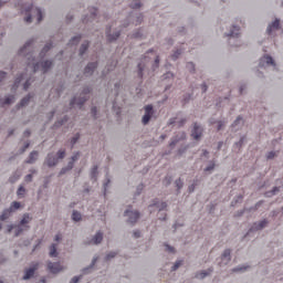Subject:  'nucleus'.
I'll list each match as a JSON object with an SVG mask.
<instances>
[{
  "mask_svg": "<svg viewBox=\"0 0 283 283\" xmlns=\"http://www.w3.org/2000/svg\"><path fill=\"white\" fill-rule=\"evenodd\" d=\"M22 12L27 14L24 18L25 23H32V17L33 19H36L38 23H41L43 21V12L39 8H34V6H29V7H22L21 8Z\"/></svg>",
  "mask_w": 283,
  "mask_h": 283,
  "instance_id": "1",
  "label": "nucleus"
},
{
  "mask_svg": "<svg viewBox=\"0 0 283 283\" xmlns=\"http://www.w3.org/2000/svg\"><path fill=\"white\" fill-rule=\"evenodd\" d=\"M28 67H32L33 72H42V74H45V72H48V70H50V67H52V62L50 61H40V62H34V60H32V62L28 63Z\"/></svg>",
  "mask_w": 283,
  "mask_h": 283,
  "instance_id": "2",
  "label": "nucleus"
},
{
  "mask_svg": "<svg viewBox=\"0 0 283 283\" xmlns=\"http://www.w3.org/2000/svg\"><path fill=\"white\" fill-rule=\"evenodd\" d=\"M30 222H32V218L30 217L29 213H25L23 216L22 220L20 221V224L17 227L15 235H21V233H23V231H28V229H30V227H28L25 224H30Z\"/></svg>",
  "mask_w": 283,
  "mask_h": 283,
  "instance_id": "3",
  "label": "nucleus"
},
{
  "mask_svg": "<svg viewBox=\"0 0 283 283\" xmlns=\"http://www.w3.org/2000/svg\"><path fill=\"white\" fill-rule=\"evenodd\" d=\"M18 209H21V202L19 201H13L10 206L9 209H6L2 214L0 216V220L3 222L4 220H8V218H10V216H12V213H14V211H17Z\"/></svg>",
  "mask_w": 283,
  "mask_h": 283,
  "instance_id": "4",
  "label": "nucleus"
},
{
  "mask_svg": "<svg viewBox=\"0 0 283 283\" xmlns=\"http://www.w3.org/2000/svg\"><path fill=\"white\" fill-rule=\"evenodd\" d=\"M124 216L128 218V222L130 224H136L138 222V218H140V213L138 211H132V210H126Z\"/></svg>",
  "mask_w": 283,
  "mask_h": 283,
  "instance_id": "5",
  "label": "nucleus"
},
{
  "mask_svg": "<svg viewBox=\"0 0 283 283\" xmlns=\"http://www.w3.org/2000/svg\"><path fill=\"white\" fill-rule=\"evenodd\" d=\"M154 114V106H145V115L143 116V125H147L151 120V115Z\"/></svg>",
  "mask_w": 283,
  "mask_h": 283,
  "instance_id": "6",
  "label": "nucleus"
},
{
  "mask_svg": "<svg viewBox=\"0 0 283 283\" xmlns=\"http://www.w3.org/2000/svg\"><path fill=\"white\" fill-rule=\"evenodd\" d=\"M63 269L65 268L61 265V263H52V262L48 263V270L50 271V273H53V274L61 273Z\"/></svg>",
  "mask_w": 283,
  "mask_h": 283,
  "instance_id": "7",
  "label": "nucleus"
},
{
  "mask_svg": "<svg viewBox=\"0 0 283 283\" xmlns=\"http://www.w3.org/2000/svg\"><path fill=\"white\" fill-rule=\"evenodd\" d=\"M39 270V263H34L31 268L25 270V274L23 280H30V277L34 276V273Z\"/></svg>",
  "mask_w": 283,
  "mask_h": 283,
  "instance_id": "8",
  "label": "nucleus"
},
{
  "mask_svg": "<svg viewBox=\"0 0 283 283\" xmlns=\"http://www.w3.org/2000/svg\"><path fill=\"white\" fill-rule=\"evenodd\" d=\"M119 36H120V31H117L114 34H112V27L106 29L107 41H109V42L116 41V39H118Z\"/></svg>",
  "mask_w": 283,
  "mask_h": 283,
  "instance_id": "9",
  "label": "nucleus"
},
{
  "mask_svg": "<svg viewBox=\"0 0 283 283\" xmlns=\"http://www.w3.org/2000/svg\"><path fill=\"white\" fill-rule=\"evenodd\" d=\"M191 136L195 140H200V137L202 136V128L198 126V124H195Z\"/></svg>",
  "mask_w": 283,
  "mask_h": 283,
  "instance_id": "10",
  "label": "nucleus"
},
{
  "mask_svg": "<svg viewBox=\"0 0 283 283\" xmlns=\"http://www.w3.org/2000/svg\"><path fill=\"white\" fill-rule=\"evenodd\" d=\"M264 63L266 65H275V61H273V57L265 55L263 57H261L260 60V67H264Z\"/></svg>",
  "mask_w": 283,
  "mask_h": 283,
  "instance_id": "11",
  "label": "nucleus"
},
{
  "mask_svg": "<svg viewBox=\"0 0 283 283\" xmlns=\"http://www.w3.org/2000/svg\"><path fill=\"white\" fill-rule=\"evenodd\" d=\"M98 67V64L96 62L88 63L87 66L84 70L85 74H94V70Z\"/></svg>",
  "mask_w": 283,
  "mask_h": 283,
  "instance_id": "12",
  "label": "nucleus"
},
{
  "mask_svg": "<svg viewBox=\"0 0 283 283\" xmlns=\"http://www.w3.org/2000/svg\"><path fill=\"white\" fill-rule=\"evenodd\" d=\"M87 101V97L84 95L80 99L76 97L71 101V107H74V105H78L80 107Z\"/></svg>",
  "mask_w": 283,
  "mask_h": 283,
  "instance_id": "13",
  "label": "nucleus"
},
{
  "mask_svg": "<svg viewBox=\"0 0 283 283\" xmlns=\"http://www.w3.org/2000/svg\"><path fill=\"white\" fill-rule=\"evenodd\" d=\"M45 163H46L48 167H54V165L59 164V158L52 157V155H48Z\"/></svg>",
  "mask_w": 283,
  "mask_h": 283,
  "instance_id": "14",
  "label": "nucleus"
},
{
  "mask_svg": "<svg viewBox=\"0 0 283 283\" xmlns=\"http://www.w3.org/2000/svg\"><path fill=\"white\" fill-rule=\"evenodd\" d=\"M273 30H280V20H275L272 24L268 27V34H271Z\"/></svg>",
  "mask_w": 283,
  "mask_h": 283,
  "instance_id": "15",
  "label": "nucleus"
},
{
  "mask_svg": "<svg viewBox=\"0 0 283 283\" xmlns=\"http://www.w3.org/2000/svg\"><path fill=\"white\" fill-rule=\"evenodd\" d=\"M266 224H269V221L262 220L259 223H254V226L252 227V230L260 231L261 229H264V227H266Z\"/></svg>",
  "mask_w": 283,
  "mask_h": 283,
  "instance_id": "16",
  "label": "nucleus"
},
{
  "mask_svg": "<svg viewBox=\"0 0 283 283\" xmlns=\"http://www.w3.org/2000/svg\"><path fill=\"white\" fill-rule=\"evenodd\" d=\"M39 158V153L38 151H32L27 160L28 165H32Z\"/></svg>",
  "mask_w": 283,
  "mask_h": 283,
  "instance_id": "17",
  "label": "nucleus"
},
{
  "mask_svg": "<svg viewBox=\"0 0 283 283\" xmlns=\"http://www.w3.org/2000/svg\"><path fill=\"white\" fill-rule=\"evenodd\" d=\"M92 242L93 244H101L103 242V232H97Z\"/></svg>",
  "mask_w": 283,
  "mask_h": 283,
  "instance_id": "18",
  "label": "nucleus"
},
{
  "mask_svg": "<svg viewBox=\"0 0 283 283\" xmlns=\"http://www.w3.org/2000/svg\"><path fill=\"white\" fill-rule=\"evenodd\" d=\"M227 36H240V28L232 27V30L227 34Z\"/></svg>",
  "mask_w": 283,
  "mask_h": 283,
  "instance_id": "19",
  "label": "nucleus"
},
{
  "mask_svg": "<svg viewBox=\"0 0 283 283\" xmlns=\"http://www.w3.org/2000/svg\"><path fill=\"white\" fill-rule=\"evenodd\" d=\"M30 98H32V95H28L27 97L22 98L19 107H25V105H28V103H30Z\"/></svg>",
  "mask_w": 283,
  "mask_h": 283,
  "instance_id": "20",
  "label": "nucleus"
},
{
  "mask_svg": "<svg viewBox=\"0 0 283 283\" xmlns=\"http://www.w3.org/2000/svg\"><path fill=\"white\" fill-rule=\"evenodd\" d=\"M153 207H156L159 209V211H164V209H167V203L166 202H155Z\"/></svg>",
  "mask_w": 283,
  "mask_h": 283,
  "instance_id": "21",
  "label": "nucleus"
},
{
  "mask_svg": "<svg viewBox=\"0 0 283 283\" xmlns=\"http://www.w3.org/2000/svg\"><path fill=\"white\" fill-rule=\"evenodd\" d=\"M87 48H90V42H85L82 44V46L80 49V56H83V54H85V52H87Z\"/></svg>",
  "mask_w": 283,
  "mask_h": 283,
  "instance_id": "22",
  "label": "nucleus"
},
{
  "mask_svg": "<svg viewBox=\"0 0 283 283\" xmlns=\"http://www.w3.org/2000/svg\"><path fill=\"white\" fill-rule=\"evenodd\" d=\"M56 255H59V253L56 252V244H52L50 247V258H56Z\"/></svg>",
  "mask_w": 283,
  "mask_h": 283,
  "instance_id": "23",
  "label": "nucleus"
},
{
  "mask_svg": "<svg viewBox=\"0 0 283 283\" xmlns=\"http://www.w3.org/2000/svg\"><path fill=\"white\" fill-rule=\"evenodd\" d=\"M222 260H227V262L231 261V250H226L222 254Z\"/></svg>",
  "mask_w": 283,
  "mask_h": 283,
  "instance_id": "24",
  "label": "nucleus"
},
{
  "mask_svg": "<svg viewBox=\"0 0 283 283\" xmlns=\"http://www.w3.org/2000/svg\"><path fill=\"white\" fill-rule=\"evenodd\" d=\"M140 6H143L140 3V0H133V2L130 3V8H133V10H138V8H140Z\"/></svg>",
  "mask_w": 283,
  "mask_h": 283,
  "instance_id": "25",
  "label": "nucleus"
},
{
  "mask_svg": "<svg viewBox=\"0 0 283 283\" xmlns=\"http://www.w3.org/2000/svg\"><path fill=\"white\" fill-rule=\"evenodd\" d=\"M13 102H14V96L10 95L6 97L4 102H2V105H12Z\"/></svg>",
  "mask_w": 283,
  "mask_h": 283,
  "instance_id": "26",
  "label": "nucleus"
},
{
  "mask_svg": "<svg viewBox=\"0 0 283 283\" xmlns=\"http://www.w3.org/2000/svg\"><path fill=\"white\" fill-rule=\"evenodd\" d=\"M78 156L80 154H75L73 157H72V163L69 164V168H66L67 170L72 169L74 167V163H76V160H78Z\"/></svg>",
  "mask_w": 283,
  "mask_h": 283,
  "instance_id": "27",
  "label": "nucleus"
},
{
  "mask_svg": "<svg viewBox=\"0 0 283 283\" xmlns=\"http://www.w3.org/2000/svg\"><path fill=\"white\" fill-rule=\"evenodd\" d=\"M72 220H74V222H80L81 213L78 211H73Z\"/></svg>",
  "mask_w": 283,
  "mask_h": 283,
  "instance_id": "28",
  "label": "nucleus"
},
{
  "mask_svg": "<svg viewBox=\"0 0 283 283\" xmlns=\"http://www.w3.org/2000/svg\"><path fill=\"white\" fill-rule=\"evenodd\" d=\"M51 48H52V43L45 44V46H44L43 50L41 51V56H44V54H45L46 52H50Z\"/></svg>",
  "mask_w": 283,
  "mask_h": 283,
  "instance_id": "29",
  "label": "nucleus"
},
{
  "mask_svg": "<svg viewBox=\"0 0 283 283\" xmlns=\"http://www.w3.org/2000/svg\"><path fill=\"white\" fill-rule=\"evenodd\" d=\"M96 176H98V167L94 166L92 171H91V178L96 179Z\"/></svg>",
  "mask_w": 283,
  "mask_h": 283,
  "instance_id": "30",
  "label": "nucleus"
},
{
  "mask_svg": "<svg viewBox=\"0 0 283 283\" xmlns=\"http://www.w3.org/2000/svg\"><path fill=\"white\" fill-rule=\"evenodd\" d=\"M210 273L211 272L203 271V272L197 273L196 277H198L199 280H203V277H207V275H209Z\"/></svg>",
  "mask_w": 283,
  "mask_h": 283,
  "instance_id": "31",
  "label": "nucleus"
},
{
  "mask_svg": "<svg viewBox=\"0 0 283 283\" xmlns=\"http://www.w3.org/2000/svg\"><path fill=\"white\" fill-rule=\"evenodd\" d=\"M80 41H81V35H76V36H74V38L70 41V45H76Z\"/></svg>",
  "mask_w": 283,
  "mask_h": 283,
  "instance_id": "32",
  "label": "nucleus"
},
{
  "mask_svg": "<svg viewBox=\"0 0 283 283\" xmlns=\"http://www.w3.org/2000/svg\"><path fill=\"white\" fill-rule=\"evenodd\" d=\"M32 45V41H29L24 44V46L20 50V54H25V50Z\"/></svg>",
  "mask_w": 283,
  "mask_h": 283,
  "instance_id": "33",
  "label": "nucleus"
},
{
  "mask_svg": "<svg viewBox=\"0 0 283 283\" xmlns=\"http://www.w3.org/2000/svg\"><path fill=\"white\" fill-rule=\"evenodd\" d=\"M22 78H23V75H20L19 77H17L14 85H13V90H17V87H19V83H21Z\"/></svg>",
  "mask_w": 283,
  "mask_h": 283,
  "instance_id": "34",
  "label": "nucleus"
},
{
  "mask_svg": "<svg viewBox=\"0 0 283 283\" xmlns=\"http://www.w3.org/2000/svg\"><path fill=\"white\" fill-rule=\"evenodd\" d=\"M57 158H59L60 160H63V159L65 158V150H59V151H57Z\"/></svg>",
  "mask_w": 283,
  "mask_h": 283,
  "instance_id": "35",
  "label": "nucleus"
},
{
  "mask_svg": "<svg viewBox=\"0 0 283 283\" xmlns=\"http://www.w3.org/2000/svg\"><path fill=\"white\" fill-rule=\"evenodd\" d=\"M180 266H182V261H177L172 266V271H177V269H180Z\"/></svg>",
  "mask_w": 283,
  "mask_h": 283,
  "instance_id": "36",
  "label": "nucleus"
},
{
  "mask_svg": "<svg viewBox=\"0 0 283 283\" xmlns=\"http://www.w3.org/2000/svg\"><path fill=\"white\" fill-rule=\"evenodd\" d=\"M266 158L268 160H273V158H275V151L268 153Z\"/></svg>",
  "mask_w": 283,
  "mask_h": 283,
  "instance_id": "37",
  "label": "nucleus"
},
{
  "mask_svg": "<svg viewBox=\"0 0 283 283\" xmlns=\"http://www.w3.org/2000/svg\"><path fill=\"white\" fill-rule=\"evenodd\" d=\"M138 76H139V78H143V64H138Z\"/></svg>",
  "mask_w": 283,
  "mask_h": 283,
  "instance_id": "38",
  "label": "nucleus"
},
{
  "mask_svg": "<svg viewBox=\"0 0 283 283\" xmlns=\"http://www.w3.org/2000/svg\"><path fill=\"white\" fill-rule=\"evenodd\" d=\"M25 193V188L22 186L18 189V196H23Z\"/></svg>",
  "mask_w": 283,
  "mask_h": 283,
  "instance_id": "39",
  "label": "nucleus"
},
{
  "mask_svg": "<svg viewBox=\"0 0 283 283\" xmlns=\"http://www.w3.org/2000/svg\"><path fill=\"white\" fill-rule=\"evenodd\" d=\"M180 54H182V51H181V50H178V51L172 55L174 61H176V59H178V56H180Z\"/></svg>",
  "mask_w": 283,
  "mask_h": 283,
  "instance_id": "40",
  "label": "nucleus"
},
{
  "mask_svg": "<svg viewBox=\"0 0 283 283\" xmlns=\"http://www.w3.org/2000/svg\"><path fill=\"white\" fill-rule=\"evenodd\" d=\"M80 137H81L80 135H76L75 137H73L71 140V145H76Z\"/></svg>",
  "mask_w": 283,
  "mask_h": 283,
  "instance_id": "41",
  "label": "nucleus"
},
{
  "mask_svg": "<svg viewBox=\"0 0 283 283\" xmlns=\"http://www.w3.org/2000/svg\"><path fill=\"white\" fill-rule=\"evenodd\" d=\"M112 258H116V252H111L106 255V260H112Z\"/></svg>",
  "mask_w": 283,
  "mask_h": 283,
  "instance_id": "42",
  "label": "nucleus"
},
{
  "mask_svg": "<svg viewBox=\"0 0 283 283\" xmlns=\"http://www.w3.org/2000/svg\"><path fill=\"white\" fill-rule=\"evenodd\" d=\"M31 78H29V80H27V82L24 83V85H23V88L24 90H29V87H30V85H31Z\"/></svg>",
  "mask_w": 283,
  "mask_h": 283,
  "instance_id": "43",
  "label": "nucleus"
},
{
  "mask_svg": "<svg viewBox=\"0 0 283 283\" xmlns=\"http://www.w3.org/2000/svg\"><path fill=\"white\" fill-rule=\"evenodd\" d=\"M176 186L178 187V189H182V180L178 179L176 181Z\"/></svg>",
  "mask_w": 283,
  "mask_h": 283,
  "instance_id": "44",
  "label": "nucleus"
},
{
  "mask_svg": "<svg viewBox=\"0 0 283 283\" xmlns=\"http://www.w3.org/2000/svg\"><path fill=\"white\" fill-rule=\"evenodd\" d=\"M238 202H242V196H239L238 199L232 202V207H234V205H238Z\"/></svg>",
  "mask_w": 283,
  "mask_h": 283,
  "instance_id": "45",
  "label": "nucleus"
},
{
  "mask_svg": "<svg viewBox=\"0 0 283 283\" xmlns=\"http://www.w3.org/2000/svg\"><path fill=\"white\" fill-rule=\"evenodd\" d=\"M238 123H242V117H238L235 122L233 123V127L238 126Z\"/></svg>",
  "mask_w": 283,
  "mask_h": 283,
  "instance_id": "46",
  "label": "nucleus"
},
{
  "mask_svg": "<svg viewBox=\"0 0 283 283\" xmlns=\"http://www.w3.org/2000/svg\"><path fill=\"white\" fill-rule=\"evenodd\" d=\"M81 280V277L78 276H74L70 283H78V281Z\"/></svg>",
  "mask_w": 283,
  "mask_h": 283,
  "instance_id": "47",
  "label": "nucleus"
},
{
  "mask_svg": "<svg viewBox=\"0 0 283 283\" xmlns=\"http://www.w3.org/2000/svg\"><path fill=\"white\" fill-rule=\"evenodd\" d=\"M7 73L6 72H0V83L6 78Z\"/></svg>",
  "mask_w": 283,
  "mask_h": 283,
  "instance_id": "48",
  "label": "nucleus"
},
{
  "mask_svg": "<svg viewBox=\"0 0 283 283\" xmlns=\"http://www.w3.org/2000/svg\"><path fill=\"white\" fill-rule=\"evenodd\" d=\"M166 251H169V253H174V248L170 245H166Z\"/></svg>",
  "mask_w": 283,
  "mask_h": 283,
  "instance_id": "49",
  "label": "nucleus"
},
{
  "mask_svg": "<svg viewBox=\"0 0 283 283\" xmlns=\"http://www.w3.org/2000/svg\"><path fill=\"white\" fill-rule=\"evenodd\" d=\"M96 12H97V10L96 9H91V17H96Z\"/></svg>",
  "mask_w": 283,
  "mask_h": 283,
  "instance_id": "50",
  "label": "nucleus"
},
{
  "mask_svg": "<svg viewBox=\"0 0 283 283\" xmlns=\"http://www.w3.org/2000/svg\"><path fill=\"white\" fill-rule=\"evenodd\" d=\"M25 181H27V182H32V175H28V176L25 177Z\"/></svg>",
  "mask_w": 283,
  "mask_h": 283,
  "instance_id": "51",
  "label": "nucleus"
},
{
  "mask_svg": "<svg viewBox=\"0 0 283 283\" xmlns=\"http://www.w3.org/2000/svg\"><path fill=\"white\" fill-rule=\"evenodd\" d=\"M164 182H166V185H171V177H166Z\"/></svg>",
  "mask_w": 283,
  "mask_h": 283,
  "instance_id": "52",
  "label": "nucleus"
},
{
  "mask_svg": "<svg viewBox=\"0 0 283 283\" xmlns=\"http://www.w3.org/2000/svg\"><path fill=\"white\" fill-rule=\"evenodd\" d=\"M222 127H224V123L223 122H219L218 123V130L222 129Z\"/></svg>",
  "mask_w": 283,
  "mask_h": 283,
  "instance_id": "53",
  "label": "nucleus"
},
{
  "mask_svg": "<svg viewBox=\"0 0 283 283\" xmlns=\"http://www.w3.org/2000/svg\"><path fill=\"white\" fill-rule=\"evenodd\" d=\"M65 122H67V118H64L62 122L56 123L55 126L59 127V125H64Z\"/></svg>",
  "mask_w": 283,
  "mask_h": 283,
  "instance_id": "54",
  "label": "nucleus"
},
{
  "mask_svg": "<svg viewBox=\"0 0 283 283\" xmlns=\"http://www.w3.org/2000/svg\"><path fill=\"white\" fill-rule=\"evenodd\" d=\"M214 167H216V165L208 166V167L206 168V171H211V170H213Z\"/></svg>",
  "mask_w": 283,
  "mask_h": 283,
  "instance_id": "55",
  "label": "nucleus"
},
{
  "mask_svg": "<svg viewBox=\"0 0 283 283\" xmlns=\"http://www.w3.org/2000/svg\"><path fill=\"white\" fill-rule=\"evenodd\" d=\"M140 237V231H135L134 232V238H139Z\"/></svg>",
  "mask_w": 283,
  "mask_h": 283,
  "instance_id": "56",
  "label": "nucleus"
},
{
  "mask_svg": "<svg viewBox=\"0 0 283 283\" xmlns=\"http://www.w3.org/2000/svg\"><path fill=\"white\" fill-rule=\"evenodd\" d=\"M201 90H202L203 93L207 92V84H202Z\"/></svg>",
  "mask_w": 283,
  "mask_h": 283,
  "instance_id": "57",
  "label": "nucleus"
},
{
  "mask_svg": "<svg viewBox=\"0 0 283 283\" xmlns=\"http://www.w3.org/2000/svg\"><path fill=\"white\" fill-rule=\"evenodd\" d=\"M158 63H160V59L157 56L156 60H155L156 67H158Z\"/></svg>",
  "mask_w": 283,
  "mask_h": 283,
  "instance_id": "58",
  "label": "nucleus"
},
{
  "mask_svg": "<svg viewBox=\"0 0 283 283\" xmlns=\"http://www.w3.org/2000/svg\"><path fill=\"white\" fill-rule=\"evenodd\" d=\"M60 240H61V234H56L55 235V242H60Z\"/></svg>",
  "mask_w": 283,
  "mask_h": 283,
  "instance_id": "59",
  "label": "nucleus"
},
{
  "mask_svg": "<svg viewBox=\"0 0 283 283\" xmlns=\"http://www.w3.org/2000/svg\"><path fill=\"white\" fill-rule=\"evenodd\" d=\"M92 114H93V116H96V107L92 108Z\"/></svg>",
  "mask_w": 283,
  "mask_h": 283,
  "instance_id": "60",
  "label": "nucleus"
},
{
  "mask_svg": "<svg viewBox=\"0 0 283 283\" xmlns=\"http://www.w3.org/2000/svg\"><path fill=\"white\" fill-rule=\"evenodd\" d=\"M14 229V226H9L8 233H10Z\"/></svg>",
  "mask_w": 283,
  "mask_h": 283,
  "instance_id": "61",
  "label": "nucleus"
},
{
  "mask_svg": "<svg viewBox=\"0 0 283 283\" xmlns=\"http://www.w3.org/2000/svg\"><path fill=\"white\" fill-rule=\"evenodd\" d=\"M28 147H30V144H27V145L24 146V149L22 150V154H23V151H25V150L28 149Z\"/></svg>",
  "mask_w": 283,
  "mask_h": 283,
  "instance_id": "62",
  "label": "nucleus"
},
{
  "mask_svg": "<svg viewBox=\"0 0 283 283\" xmlns=\"http://www.w3.org/2000/svg\"><path fill=\"white\" fill-rule=\"evenodd\" d=\"M24 136H30V130H25Z\"/></svg>",
  "mask_w": 283,
  "mask_h": 283,
  "instance_id": "63",
  "label": "nucleus"
},
{
  "mask_svg": "<svg viewBox=\"0 0 283 283\" xmlns=\"http://www.w3.org/2000/svg\"><path fill=\"white\" fill-rule=\"evenodd\" d=\"M90 94V88L84 90V95Z\"/></svg>",
  "mask_w": 283,
  "mask_h": 283,
  "instance_id": "64",
  "label": "nucleus"
}]
</instances>
